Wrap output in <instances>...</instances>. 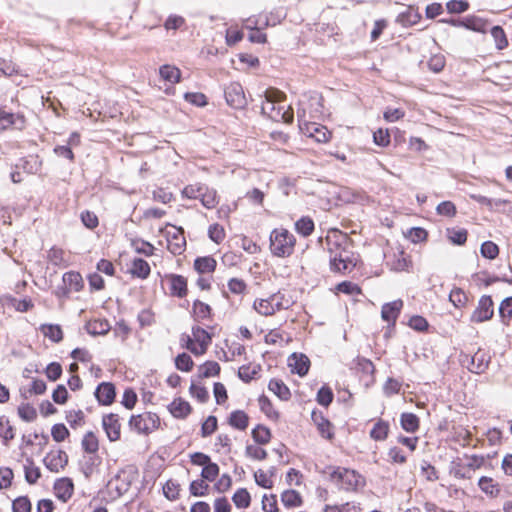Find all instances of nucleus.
I'll return each mask as SVG.
<instances>
[{
  "instance_id": "nucleus-64",
  "label": "nucleus",
  "mask_w": 512,
  "mask_h": 512,
  "mask_svg": "<svg viewBox=\"0 0 512 512\" xmlns=\"http://www.w3.org/2000/svg\"><path fill=\"white\" fill-rule=\"evenodd\" d=\"M247 285L244 280L239 278H231L228 281V289L231 293L236 295L244 294L246 291Z\"/></svg>"
},
{
  "instance_id": "nucleus-9",
  "label": "nucleus",
  "mask_w": 512,
  "mask_h": 512,
  "mask_svg": "<svg viewBox=\"0 0 512 512\" xmlns=\"http://www.w3.org/2000/svg\"><path fill=\"white\" fill-rule=\"evenodd\" d=\"M226 102L235 109H242L247 105L242 85L238 82L230 83L224 90Z\"/></svg>"
},
{
  "instance_id": "nucleus-34",
  "label": "nucleus",
  "mask_w": 512,
  "mask_h": 512,
  "mask_svg": "<svg viewBox=\"0 0 512 512\" xmlns=\"http://www.w3.org/2000/svg\"><path fill=\"white\" fill-rule=\"evenodd\" d=\"M40 330L45 337L55 343H58L63 339V332L59 325L43 324Z\"/></svg>"
},
{
  "instance_id": "nucleus-1",
  "label": "nucleus",
  "mask_w": 512,
  "mask_h": 512,
  "mask_svg": "<svg viewBox=\"0 0 512 512\" xmlns=\"http://www.w3.org/2000/svg\"><path fill=\"white\" fill-rule=\"evenodd\" d=\"M327 249L330 254V268L334 272L351 271L355 266L349 251V242L346 234L333 231L326 237Z\"/></svg>"
},
{
  "instance_id": "nucleus-54",
  "label": "nucleus",
  "mask_w": 512,
  "mask_h": 512,
  "mask_svg": "<svg viewBox=\"0 0 512 512\" xmlns=\"http://www.w3.org/2000/svg\"><path fill=\"white\" fill-rule=\"evenodd\" d=\"M193 360L187 353L179 354L175 359V366L178 370L189 372L193 368Z\"/></svg>"
},
{
  "instance_id": "nucleus-32",
  "label": "nucleus",
  "mask_w": 512,
  "mask_h": 512,
  "mask_svg": "<svg viewBox=\"0 0 512 512\" xmlns=\"http://www.w3.org/2000/svg\"><path fill=\"white\" fill-rule=\"evenodd\" d=\"M389 432V423L384 420H378L370 431V437L375 441H383L387 438Z\"/></svg>"
},
{
  "instance_id": "nucleus-35",
  "label": "nucleus",
  "mask_w": 512,
  "mask_h": 512,
  "mask_svg": "<svg viewBox=\"0 0 512 512\" xmlns=\"http://www.w3.org/2000/svg\"><path fill=\"white\" fill-rule=\"evenodd\" d=\"M159 73L164 80L170 83H178L180 81L181 72L175 66L163 65L160 67Z\"/></svg>"
},
{
  "instance_id": "nucleus-15",
  "label": "nucleus",
  "mask_w": 512,
  "mask_h": 512,
  "mask_svg": "<svg viewBox=\"0 0 512 512\" xmlns=\"http://www.w3.org/2000/svg\"><path fill=\"white\" fill-rule=\"evenodd\" d=\"M167 283L169 284L170 294L172 296H177L182 298L187 294V280L177 274H169L165 277Z\"/></svg>"
},
{
  "instance_id": "nucleus-55",
  "label": "nucleus",
  "mask_w": 512,
  "mask_h": 512,
  "mask_svg": "<svg viewBox=\"0 0 512 512\" xmlns=\"http://www.w3.org/2000/svg\"><path fill=\"white\" fill-rule=\"evenodd\" d=\"M219 475V466L214 463L210 462L207 465H205L201 471V477L204 480H207L209 482L215 481L217 476Z\"/></svg>"
},
{
  "instance_id": "nucleus-24",
  "label": "nucleus",
  "mask_w": 512,
  "mask_h": 512,
  "mask_svg": "<svg viewBox=\"0 0 512 512\" xmlns=\"http://www.w3.org/2000/svg\"><path fill=\"white\" fill-rule=\"evenodd\" d=\"M463 27L474 32L486 33L489 29V23L483 18L468 16L464 18Z\"/></svg>"
},
{
  "instance_id": "nucleus-19",
  "label": "nucleus",
  "mask_w": 512,
  "mask_h": 512,
  "mask_svg": "<svg viewBox=\"0 0 512 512\" xmlns=\"http://www.w3.org/2000/svg\"><path fill=\"white\" fill-rule=\"evenodd\" d=\"M95 397L99 403L110 405L115 398V387L112 383L103 382L98 385L95 391Z\"/></svg>"
},
{
  "instance_id": "nucleus-14",
  "label": "nucleus",
  "mask_w": 512,
  "mask_h": 512,
  "mask_svg": "<svg viewBox=\"0 0 512 512\" xmlns=\"http://www.w3.org/2000/svg\"><path fill=\"white\" fill-rule=\"evenodd\" d=\"M102 426L110 441L115 442L120 439L121 424L118 414L110 413L104 415L102 418Z\"/></svg>"
},
{
  "instance_id": "nucleus-63",
  "label": "nucleus",
  "mask_w": 512,
  "mask_h": 512,
  "mask_svg": "<svg viewBox=\"0 0 512 512\" xmlns=\"http://www.w3.org/2000/svg\"><path fill=\"white\" fill-rule=\"evenodd\" d=\"M18 414L20 418L27 422H31L36 419L37 412L35 408L29 404H22L18 407Z\"/></svg>"
},
{
  "instance_id": "nucleus-44",
  "label": "nucleus",
  "mask_w": 512,
  "mask_h": 512,
  "mask_svg": "<svg viewBox=\"0 0 512 512\" xmlns=\"http://www.w3.org/2000/svg\"><path fill=\"white\" fill-rule=\"evenodd\" d=\"M491 36L495 41L496 48L503 50L508 46V40L504 30L500 26H493L490 29Z\"/></svg>"
},
{
  "instance_id": "nucleus-11",
  "label": "nucleus",
  "mask_w": 512,
  "mask_h": 512,
  "mask_svg": "<svg viewBox=\"0 0 512 512\" xmlns=\"http://www.w3.org/2000/svg\"><path fill=\"white\" fill-rule=\"evenodd\" d=\"M133 479L132 471L122 469L108 482V487L115 491L117 496H122L130 489Z\"/></svg>"
},
{
  "instance_id": "nucleus-22",
  "label": "nucleus",
  "mask_w": 512,
  "mask_h": 512,
  "mask_svg": "<svg viewBox=\"0 0 512 512\" xmlns=\"http://www.w3.org/2000/svg\"><path fill=\"white\" fill-rule=\"evenodd\" d=\"M47 258L51 264L58 267H67L70 264L69 254L62 248L56 246L48 251Z\"/></svg>"
},
{
  "instance_id": "nucleus-47",
  "label": "nucleus",
  "mask_w": 512,
  "mask_h": 512,
  "mask_svg": "<svg viewBox=\"0 0 512 512\" xmlns=\"http://www.w3.org/2000/svg\"><path fill=\"white\" fill-rule=\"evenodd\" d=\"M204 192L206 194L202 195V205L207 209L215 208L216 205L219 203L217 191L207 186V188L204 189Z\"/></svg>"
},
{
  "instance_id": "nucleus-48",
  "label": "nucleus",
  "mask_w": 512,
  "mask_h": 512,
  "mask_svg": "<svg viewBox=\"0 0 512 512\" xmlns=\"http://www.w3.org/2000/svg\"><path fill=\"white\" fill-rule=\"evenodd\" d=\"M449 300L456 308H460L466 305L468 297L462 289L454 288L449 294Z\"/></svg>"
},
{
  "instance_id": "nucleus-58",
  "label": "nucleus",
  "mask_w": 512,
  "mask_h": 512,
  "mask_svg": "<svg viewBox=\"0 0 512 512\" xmlns=\"http://www.w3.org/2000/svg\"><path fill=\"white\" fill-rule=\"evenodd\" d=\"M317 402L325 407H328L333 400V392L327 386H322L317 393Z\"/></svg>"
},
{
  "instance_id": "nucleus-12",
  "label": "nucleus",
  "mask_w": 512,
  "mask_h": 512,
  "mask_svg": "<svg viewBox=\"0 0 512 512\" xmlns=\"http://www.w3.org/2000/svg\"><path fill=\"white\" fill-rule=\"evenodd\" d=\"M171 230L166 232L167 249L174 255H180L186 247V239L182 228L169 225Z\"/></svg>"
},
{
  "instance_id": "nucleus-60",
  "label": "nucleus",
  "mask_w": 512,
  "mask_h": 512,
  "mask_svg": "<svg viewBox=\"0 0 512 512\" xmlns=\"http://www.w3.org/2000/svg\"><path fill=\"white\" fill-rule=\"evenodd\" d=\"M192 336L193 339L199 344L209 346V344L211 343L210 334L201 327H193Z\"/></svg>"
},
{
  "instance_id": "nucleus-27",
  "label": "nucleus",
  "mask_w": 512,
  "mask_h": 512,
  "mask_svg": "<svg viewBox=\"0 0 512 512\" xmlns=\"http://www.w3.org/2000/svg\"><path fill=\"white\" fill-rule=\"evenodd\" d=\"M110 324L105 319L90 320L86 324L87 332L91 335H105L110 330Z\"/></svg>"
},
{
  "instance_id": "nucleus-20",
  "label": "nucleus",
  "mask_w": 512,
  "mask_h": 512,
  "mask_svg": "<svg viewBox=\"0 0 512 512\" xmlns=\"http://www.w3.org/2000/svg\"><path fill=\"white\" fill-rule=\"evenodd\" d=\"M403 307L402 300H395L382 306L381 316L388 323H395Z\"/></svg>"
},
{
  "instance_id": "nucleus-45",
  "label": "nucleus",
  "mask_w": 512,
  "mask_h": 512,
  "mask_svg": "<svg viewBox=\"0 0 512 512\" xmlns=\"http://www.w3.org/2000/svg\"><path fill=\"white\" fill-rule=\"evenodd\" d=\"M480 253L484 258L494 260L499 255V247L492 241H485L481 244Z\"/></svg>"
},
{
  "instance_id": "nucleus-62",
  "label": "nucleus",
  "mask_w": 512,
  "mask_h": 512,
  "mask_svg": "<svg viewBox=\"0 0 512 512\" xmlns=\"http://www.w3.org/2000/svg\"><path fill=\"white\" fill-rule=\"evenodd\" d=\"M31 507V502L26 496H20L12 503L13 512H31Z\"/></svg>"
},
{
  "instance_id": "nucleus-59",
  "label": "nucleus",
  "mask_w": 512,
  "mask_h": 512,
  "mask_svg": "<svg viewBox=\"0 0 512 512\" xmlns=\"http://www.w3.org/2000/svg\"><path fill=\"white\" fill-rule=\"evenodd\" d=\"M211 308L208 304L196 300L193 304V313L197 319H206L210 316Z\"/></svg>"
},
{
  "instance_id": "nucleus-3",
  "label": "nucleus",
  "mask_w": 512,
  "mask_h": 512,
  "mask_svg": "<svg viewBox=\"0 0 512 512\" xmlns=\"http://www.w3.org/2000/svg\"><path fill=\"white\" fill-rule=\"evenodd\" d=\"M323 473L327 474L329 480L340 490L355 492L365 486L364 477L352 469L328 466Z\"/></svg>"
},
{
  "instance_id": "nucleus-46",
  "label": "nucleus",
  "mask_w": 512,
  "mask_h": 512,
  "mask_svg": "<svg viewBox=\"0 0 512 512\" xmlns=\"http://www.w3.org/2000/svg\"><path fill=\"white\" fill-rule=\"evenodd\" d=\"M97 460L98 457H96L95 455L84 456L83 459L81 460V471L86 478H89L93 474L94 467L98 464Z\"/></svg>"
},
{
  "instance_id": "nucleus-23",
  "label": "nucleus",
  "mask_w": 512,
  "mask_h": 512,
  "mask_svg": "<svg viewBox=\"0 0 512 512\" xmlns=\"http://www.w3.org/2000/svg\"><path fill=\"white\" fill-rule=\"evenodd\" d=\"M480 490L490 497H497L500 494V485L493 478L482 476L478 481Z\"/></svg>"
},
{
  "instance_id": "nucleus-61",
  "label": "nucleus",
  "mask_w": 512,
  "mask_h": 512,
  "mask_svg": "<svg viewBox=\"0 0 512 512\" xmlns=\"http://www.w3.org/2000/svg\"><path fill=\"white\" fill-rule=\"evenodd\" d=\"M208 235L209 238L217 244L221 243L226 236L224 228L219 224L211 225L208 229Z\"/></svg>"
},
{
  "instance_id": "nucleus-17",
  "label": "nucleus",
  "mask_w": 512,
  "mask_h": 512,
  "mask_svg": "<svg viewBox=\"0 0 512 512\" xmlns=\"http://www.w3.org/2000/svg\"><path fill=\"white\" fill-rule=\"evenodd\" d=\"M311 418L323 438L331 440L334 437L332 424L324 417L322 412L314 410Z\"/></svg>"
},
{
  "instance_id": "nucleus-57",
  "label": "nucleus",
  "mask_w": 512,
  "mask_h": 512,
  "mask_svg": "<svg viewBox=\"0 0 512 512\" xmlns=\"http://www.w3.org/2000/svg\"><path fill=\"white\" fill-rule=\"evenodd\" d=\"M84 417L82 410H70L66 413V420L72 428L83 425Z\"/></svg>"
},
{
  "instance_id": "nucleus-26",
  "label": "nucleus",
  "mask_w": 512,
  "mask_h": 512,
  "mask_svg": "<svg viewBox=\"0 0 512 512\" xmlns=\"http://www.w3.org/2000/svg\"><path fill=\"white\" fill-rule=\"evenodd\" d=\"M228 423L233 428L243 431L248 427L249 417L244 411L236 410L230 414Z\"/></svg>"
},
{
  "instance_id": "nucleus-43",
  "label": "nucleus",
  "mask_w": 512,
  "mask_h": 512,
  "mask_svg": "<svg viewBox=\"0 0 512 512\" xmlns=\"http://www.w3.org/2000/svg\"><path fill=\"white\" fill-rule=\"evenodd\" d=\"M232 501L237 508H247L250 505L251 497L247 489L239 488L234 493Z\"/></svg>"
},
{
  "instance_id": "nucleus-29",
  "label": "nucleus",
  "mask_w": 512,
  "mask_h": 512,
  "mask_svg": "<svg viewBox=\"0 0 512 512\" xmlns=\"http://www.w3.org/2000/svg\"><path fill=\"white\" fill-rule=\"evenodd\" d=\"M150 266L147 261L142 258H135L132 262L130 272L133 276L145 279L150 274Z\"/></svg>"
},
{
  "instance_id": "nucleus-40",
  "label": "nucleus",
  "mask_w": 512,
  "mask_h": 512,
  "mask_svg": "<svg viewBox=\"0 0 512 512\" xmlns=\"http://www.w3.org/2000/svg\"><path fill=\"white\" fill-rule=\"evenodd\" d=\"M281 501L285 507H298L302 503L300 494L295 490H286L281 495Z\"/></svg>"
},
{
  "instance_id": "nucleus-5",
  "label": "nucleus",
  "mask_w": 512,
  "mask_h": 512,
  "mask_svg": "<svg viewBox=\"0 0 512 512\" xmlns=\"http://www.w3.org/2000/svg\"><path fill=\"white\" fill-rule=\"evenodd\" d=\"M292 302L284 294L278 292L266 299H257L254 301L253 308L263 316H271L276 311L288 309Z\"/></svg>"
},
{
  "instance_id": "nucleus-41",
  "label": "nucleus",
  "mask_w": 512,
  "mask_h": 512,
  "mask_svg": "<svg viewBox=\"0 0 512 512\" xmlns=\"http://www.w3.org/2000/svg\"><path fill=\"white\" fill-rule=\"evenodd\" d=\"M252 438L254 439V441L260 445H265L267 443H269L270 439H271V432L270 430L263 426V425H257L253 430H252Z\"/></svg>"
},
{
  "instance_id": "nucleus-2",
  "label": "nucleus",
  "mask_w": 512,
  "mask_h": 512,
  "mask_svg": "<svg viewBox=\"0 0 512 512\" xmlns=\"http://www.w3.org/2000/svg\"><path fill=\"white\" fill-rule=\"evenodd\" d=\"M284 99L285 95L281 91L267 90L261 105L262 113L275 122L291 124L294 119L293 110L287 106Z\"/></svg>"
},
{
  "instance_id": "nucleus-51",
  "label": "nucleus",
  "mask_w": 512,
  "mask_h": 512,
  "mask_svg": "<svg viewBox=\"0 0 512 512\" xmlns=\"http://www.w3.org/2000/svg\"><path fill=\"white\" fill-rule=\"evenodd\" d=\"M499 315L504 324H508L512 317V296L505 298L499 306Z\"/></svg>"
},
{
  "instance_id": "nucleus-6",
  "label": "nucleus",
  "mask_w": 512,
  "mask_h": 512,
  "mask_svg": "<svg viewBox=\"0 0 512 512\" xmlns=\"http://www.w3.org/2000/svg\"><path fill=\"white\" fill-rule=\"evenodd\" d=\"M491 362L489 352L478 349L473 355L461 354L460 363L466 367L470 372L475 374L484 373Z\"/></svg>"
},
{
  "instance_id": "nucleus-37",
  "label": "nucleus",
  "mask_w": 512,
  "mask_h": 512,
  "mask_svg": "<svg viewBox=\"0 0 512 512\" xmlns=\"http://www.w3.org/2000/svg\"><path fill=\"white\" fill-rule=\"evenodd\" d=\"M15 433L12 425L6 416H0V438H2L3 443L8 445L9 441L14 439Z\"/></svg>"
},
{
  "instance_id": "nucleus-53",
  "label": "nucleus",
  "mask_w": 512,
  "mask_h": 512,
  "mask_svg": "<svg viewBox=\"0 0 512 512\" xmlns=\"http://www.w3.org/2000/svg\"><path fill=\"white\" fill-rule=\"evenodd\" d=\"M200 376L208 378L216 376L220 372V365L215 361H207L199 368Z\"/></svg>"
},
{
  "instance_id": "nucleus-25",
  "label": "nucleus",
  "mask_w": 512,
  "mask_h": 512,
  "mask_svg": "<svg viewBox=\"0 0 512 512\" xmlns=\"http://www.w3.org/2000/svg\"><path fill=\"white\" fill-rule=\"evenodd\" d=\"M169 411L176 418H185L190 414L191 406L182 398H177L169 405Z\"/></svg>"
},
{
  "instance_id": "nucleus-33",
  "label": "nucleus",
  "mask_w": 512,
  "mask_h": 512,
  "mask_svg": "<svg viewBox=\"0 0 512 512\" xmlns=\"http://www.w3.org/2000/svg\"><path fill=\"white\" fill-rule=\"evenodd\" d=\"M268 388L271 392L277 395L281 400H288L291 396L289 388L278 379H272L269 382Z\"/></svg>"
},
{
  "instance_id": "nucleus-50",
  "label": "nucleus",
  "mask_w": 512,
  "mask_h": 512,
  "mask_svg": "<svg viewBox=\"0 0 512 512\" xmlns=\"http://www.w3.org/2000/svg\"><path fill=\"white\" fill-rule=\"evenodd\" d=\"M436 212L440 216L452 218L457 213V208L452 201H443L436 207Z\"/></svg>"
},
{
  "instance_id": "nucleus-31",
  "label": "nucleus",
  "mask_w": 512,
  "mask_h": 512,
  "mask_svg": "<svg viewBox=\"0 0 512 512\" xmlns=\"http://www.w3.org/2000/svg\"><path fill=\"white\" fill-rule=\"evenodd\" d=\"M400 424L406 432L414 433L419 428V418L414 413H402Z\"/></svg>"
},
{
  "instance_id": "nucleus-10",
  "label": "nucleus",
  "mask_w": 512,
  "mask_h": 512,
  "mask_svg": "<svg viewBox=\"0 0 512 512\" xmlns=\"http://www.w3.org/2000/svg\"><path fill=\"white\" fill-rule=\"evenodd\" d=\"M494 315V304L491 296L483 295L479 301L476 309L471 315V322L482 323L490 320Z\"/></svg>"
},
{
  "instance_id": "nucleus-56",
  "label": "nucleus",
  "mask_w": 512,
  "mask_h": 512,
  "mask_svg": "<svg viewBox=\"0 0 512 512\" xmlns=\"http://www.w3.org/2000/svg\"><path fill=\"white\" fill-rule=\"evenodd\" d=\"M180 485L173 480H168L163 486V493L169 500H176L179 496Z\"/></svg>"
},
{
  "instance_id": "nucleus-38",
  "label": "nucleus",
  "mask_w": 512,
  "mask_h": 512,
  "mask_svg": "<svg viewBox=\"0 0 512 512\" xmlns=\"http://www.w3.org/2000/svg\"><path fill=\"white\" fill-rule=\"evenodd\" d=\"M63 282L66 284L70 289L74 291H79L82 288L83 279L82 276L78 272L69 271L64 273L63 275Z\"/></svg>"
},
{
  "instance_id": "nucleus-42",
  "label": "nucleus",
  "mask_w": 512,
  "mask_h": 512,
  "mask_svg": "<svg viewBox=\"0 0 512 512\" xmlns=\"http://www.w3.org/2000/svg\"><path fill=\"white\" fill-rule=\"evenodd\" d=\"M295 230L298 234L307 237L314 230V222L310 217H301L295 223Z\"/></svg>"
},
{
  "instance_id": "nucleus-8",
  "label": "nucleus",
  "mask_w": 512,
  "mask_h": 512,
  "mask_svg": "<svg viewBox=\"0 0 512 512\" xmlns=\"http://www.w3.org/2000/svg\"><path fill=\"white\" fill-rule=\"evenodd\" d=\"M300 131L319 143H326L331 137L330 131L323 125L315 122H302L299 119Z\"/></svg>"
},
{
  "instance_id": "nucleus-16",
  "label": "nucleus",
  "mask_w": 512,
  "mask_h": 512,
  "mask_svg": "<svg viewBox=\"0 0 512 512\" xmlns=\"http://www.w3.org/2000/svg\"><path fill=\"white\" fill-rule=\"evenodd\" d=\"M288 365L293 373H297L299 376H305L310 367V360L302 353H293L288 358Z\"/></svg>"
},
{
  "instance_id": "nucleus-49",
  "label": "nucleus",
  "mask_w": 512,
  "mask_h": 512,
  "mask_svg": "<svg viewBox=\"0 0 512 512\" xmlns=\"http://www.w3.org/2000/svg\"><path fill=\"white\" fill-rule=\"evenodd\" d=\"M260 366L257 365H243L238 370V376L244 382L251 381L259 372Z\"/></svg>"
},
{
  "instance_id": "nucleus-21",
  "label": "nucleus",
  "mask_w": 512,
  "mask_h": 512,
  "mask_svg": "<svg viewBox=\"0 0 512 512\" xmlns=\"http://www.w3.org/2000/svg\"><path fill=\"white\" fill-rule=\"evenodd\" d=\"M73 491L74 485L69 478H61L54 483L55 495L63 501H67L72 496Z\"/></svg>"
},
{
  "instance_id": "nucleus-4",
  "label": "nucleus",
  "mask_w": 512,
  "mask_h": 512,
  "mask_svg": "<svg viewBox=\"0 0 512 512\" xmlns=\"http://www.w3.org/2000/svg\"><path fill=\"white\" fill-rule=\"evenodd\" d=\"M296 239L285 228H275L270 234V250L274 256L288 257L294 251Z\"/></svg>"
},
{
  "instance_id": "nucleus-52",
  "label": "nucleus",
  "mask_w": 512,
  "mask_h": 512,
  "mask_svg": "<svg viewBox=\"0 0 512 512\" xmlns=\"http://www.w3.org/2000/svg\"><path fill=\"white\" fill-rule=\"evenodd\" d=\"M209 485L204 479H197L190 483L189 491L193 496H205L208 493Z\"/></svg>"
},
{
  "instance_id": "nucleus-39",
  "label": "nucleus",
  "mask_w": 512,
  "mask_h": 512,
  "mask_svg": "<svg viewBox=\"0 0 512 512\" xmlns=\"http://www.w3.org/2000/svg\"><path fill=\"white\" fill-rule=\"evenodd\" d=\"M25 480L29 484H35L41 476L40 469L34 465L32 459H26V465L24 466Z\"/></svg>"
},
{
  "instance_id": "nucleus-36",
  "label": "nucleus",
  "mask_w": 512,
  "mask_h": 512,
  "mask_svg": "<svg viewBox=\"0 0 512 512\" xmlns=\"http://www.w3.org/2000/svg\"><path fill=\"white\" fill-rule=\"evenodd\" d=\"M81 445L83 450L90 455H94L99 449L98 439L93 432H87L84 435Z\"/></svg>"
},
{
  "instance_id": "nucleus-13",
  "label": "nucleus",
  "mask_w": 512,
  "mask_h": 512,
  "mask_svg": "<svg viewBox=\"0 0 512 512\" xmlns=\"http://www.w3.org/2000/svg\"><path fill=\"white\" fill-rule=\"evenodd\" d=\"M45 467L51 472H59L68 463V455L63 450L50 451L43 459Z\"/></svg>"
},
{
  "instance_id": "nucleus-28",
  "label": "nucleus",
  "mask_w": 512,
  "mask_h": 512,
  "mask_svg": "<svg viewBox=\"0 0 512 512\" xmlns=\"http://www.w3.org/2000/svg\"><path fill=\"white\" fill-rule=\"evenodd\" d=\"M468 232L464 228L449 227L446 229L448 240L454 245H463L467 241Z\"/></svg>"
},
{
  "instance_id": "nucleus-7",
  "label": "nucleus",
  "mask_w": 512,
  "mask_h": 512,
  "mask_svg": "<svg viewBox=\"0 0 512 512\" xmlns=\"http://www.w3.org/2000/svg\"><path fill=\"white\" fill-rule=\"evenodd\" d=\"M159 425L160 419L158 415L151 412L133 415L129 421V426L132 430L146 435L156 430Z\"/></svg>"
},
{
  "instance_id": "nucleus-30",
  "label": "nucleus",
  "mask_w": 512,
  "mask_h": 512,
  "mask_svg": "<svg viewBox=\"0 0 512 512\" xmlns=\"http://www.w3.org/2000/svg\"><path fill=\"white\" fill-rule=\"evenodd\" d=\"M216 260L211 256L199 257L194 261V268L197 272L211 273L216 268Z\"/></svg>"
},
{
  "instance_id": "nucleus-18",
  "label": "nucleus",
  "mask_w": 512,
  "mask_h": 512,
  "mask_svg": "<svg viewBox=\"0 0 512 512\" xmlns=\"http://www.w3.org/2000/svg\"><path fill=\"white\" fill-rule=\"evenodd\" d=\"M25 126V118L23 115L14 114L0 109V129L5 130L9 127L23 129Z\"/></svg>"
}]
</instances>
